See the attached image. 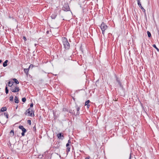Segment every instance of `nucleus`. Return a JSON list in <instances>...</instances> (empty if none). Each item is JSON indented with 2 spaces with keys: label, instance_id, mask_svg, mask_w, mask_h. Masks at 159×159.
Segmentation results:
<instances>
[{
  "label": "nucleus",
  "instance_id": "aec40b11",
  "mask_svg": "<svg viewBox=\"0 0 159 159\" xmlns=\"http://www.w3.org/2000/svg\"><path fill=\"white\" fill-rule=\"evenodd\" d=\"M57 14H52L51 16V18L52 19H55L57 16Z\"/></svg>",
  "mask_w": 159,
  "mask_h": 159
},
{
  "label": "nucleus",
  "instance_id": "ea45409f",
  "mask_svg": "<svg viewBox=\"0 0 159 159\" xmlns=\"http://www.w3.org/2000/svg\"><path fill=\"white\" fill-rule=\"evenodd\" d=\"M71 143V141L70 140H69L68 141V143Z\"/></svg>",
  "mask_w": 159,
  "mask_h": 159
},
{
  "label": "nucleus",
  "instance_id": "72a5a7b5",
  "mask_svg": "<svg viewBox=\"0 0 159 159\" xmlns=\"http://www.w3.org/2000/svg\"><path fill=\"white\" fill-rule=\"evenodd\" d=\"M66 147H70V144L68 143H67L66 144Z\"/></svg>",
  "mask_w": 159,
  "mask_h": 159
},
{
  "label": "nucleus",
  "instance_id": "4468645a",
  "mask_svg": "<svg viewBox=\"0 0 159 159\" xmlns=\"http://www.w3.org/2000/svg\"><path fill=\"white\" fill-rule=\"evenodd\" d=\"M68 112H69V113L75 116V111H74V110H72L71 109L69 111H68Z\"/></svg>",
  "mask_w": 159,
  "mask_h": 159
},
{
  "label": "nucleus",
  "instance_id": "39448f33",
  "mask_svg": "<svg viewBox=\"0 0 159 159\" xmlns=\"http://www.w3.org/2000/svg\"><path fill=\"white\" fill-rule=\"evenodd\" d=\"M62 9L65 11H69L70 8L68 4H65L63 7Z\"/></svg>",
  "mask_w": 159,
  "mask_h": 159
},
{
  "label": "nucleus",
  "instance_id": "bb28decb",
  "mask_svg": "<svg viewBox=\"0 0 159 159\" xmlns=\"http://www.w3.org/2000/svg\"><path fill=\"white\" fill-rule=\"evenodd\" d=\"M13 96L12 95L10 97V101H12L13 100Z\"/></svg>",
  "mask_w": 159,
  "mask_h": 159
},
{
  "label": "nucleus",
  "instance_id": "58836bf2",
  "mask_svg": "<svg viewBox=\"0 0 159 159\" xmlns=\"http://www.w3.org/2000/svg\"><path fill=\"white\" fill-rule=\"evenodd\" d=\"M33 129H34V131H35L36 130V126H34V127H33Z\"/></svg>",
  "mask_w": 159,
  "mask_h": 159
},
{
  "label": "nucleus",
  "instance_id": "7ed1b4c3",
  "mask_svg": "<svg viewBox=\"0 0 159 159\" xmlns=\"http://www.w3.org/2000/svg\"><path fill=\"white\" fill-rule=\"evenodd\" d=\"M10 89L12 92L14 93L18 92L19 90V87L16 86H15L14 85L11 87Z\"/></svg>",
  "mask_w": 159,
  "mask_h": 159
},
{
  "label": "nucleus",
  "instance_id": "6ab92c4d",
  "mask_svg": "<svg viewBox=\"0 0 159 159\" xmlns=\"http://www.w3.org/2000/svg\"><path fill=\"white\" fill-rule=\"evenodd\" d=\"M14 100L15 103H19V100L17 97L16 96H15Z\"/></svg>",
  "mask_w": 159,
  "mask_h": 159
},
{
  "label": "nucleus",
  "instance_id": "c03bdc74",
  "mask_svg": "<svg viewBox=\"0 0 159 159\" xmlns=\"http://www.w3.org/2000/svg\"><path fill=\"white\" fill-rule=\"evenodd\" d=\"M2 62V60H0V63H1Z\"/></svg>",
  "mask_w": 159,
  "mask_h": 159
},
{
  "label": "nucleus",
  "instance_id": "412c9836",
  "mask_svg": "<svg viewBox=\"0 0 159 159\" xmlns=\"http://www.w3.org/2000/svg\"><path fill=\"white\" fill-rule=\"evenodd\" d=\"M13 80L14 81V82L16 84H19V81L16 78L13 79Z\"/></svg>",
  "mask_w": 159,
  "mask_h": 159
},
{
  "label": "nucleus",
  "instance_id": "49530a36",
  "mask_svg": "<svg viewBox=\"0 0 159 159\" xmlns=\"http://www.w3.org/2000/svg\"><path fill=\"white\" fill-rule=\"evenodd\" d=\"M47 33H48V31H47Z\"/></svg>",
  "mask_w": 159,
  "mask_h": 159
},
{
  "label": "nucleus",
  "instance_id": "09e8293b",
  "mask_svg": "<svg viewBox=\"0 0 159 159\" xmlns=\"http://www.w3.org/2000/svg\"><path fill=\"white\" fill-rule=\"evenodd\" d=\"M73 99L74 100H75V99H74V98H73Z\"/></svg>",
  "mask_w": 159,
  "mask_h": 159
},
{
  "label": "nucleus",
  "instance_id": "4c0bfd02",
  "mask_svg": "<svg viewBox=\"0 0 159 159\" xmlns=\"http://www.w3.org/2000/svg\"><path fill=\"white\" fill-rule=\"evenodd\" d=\"M8 90H5V92L7 94L8 93Z\"/></svg>",
  "mask_w": 159,
  "mask_h": 159
},
{
  "label": "nucleus",
  "instance_id": "6e6552de",
  "mask_svg": "<svg viewBox=\"0 0 159 159\" xmlns=\"http://www.w3.org/2000/svg\"><path fill=\"white\" fill-rule=\"evenodd\" d=\"M60 146V144L59 143L58 141L55 142L54 143L53 147L57 149L59 148Z\"/></svg>",
  "mask_w": 159,
  "mask_h": 159
},
{
  "label": "nucleus",
  "instance_id": "f257e3e1",
  "mask_svg": "<svg viewBox=\"0 0 159 159\" xmlns=\"http://www.w3.org/2000/svg\"><path fill=\"white\" fill-rule=\"evenodd\" d=\"M62 42L65 49L66 50H68L70 48V44L66 37H64L63 39Z\"/></svg>",
  "mask_w": 159,
  "mask_h": 159
},
{
  "label": "nucleus",
  "instance_id": "473e14b6",
  "mask_svg": "<svg viewBox=\"0 0 159 159\" xmlns=\"http://www.w3.org/2000/svg\"><path fill=\"white\" fill-rule=\"evenodd\" d=\"M23 39L25 41L27 40L25 36L23 37Z\"/></svg>",
  "mask_w": 159,
  "mask_h": 159
},
{
  "label": "nucleus",
  "instance_id": "1a4fd4ad",
  "mask_svg": "<svg viewBox=\"0 0 159 159\" xmlns=\"http://www.w3.org/2000/svg\"><path fill=\"white\" fill-rule=\"evenodd\" d=\"M116 81L118 83V84L119 85L120 87L121 88H123V86L122 85V84L120 80V79L118 78L117 77H116Z\"/></svg>",
  "mask_w": 159,
  "mask_h": 159
},
{
  "label": "nucleus",
  "instance_id": "a878e982",
  "mask_svg": "<svg viewBox=\"0 0 159 159\" xmlns=\"http://www.w3.org/2000/svg\"><path fill=\"white\" fill-rule=\"evenodd\" d=\"M90 102L89 100H88L87 101H86L85 103V105H89V103Z\"/></svg>",
  "mask_w": 159,
  "mask_h": 159
},
{
  "label": "nucleus",
  "instance_id": "20e7f679",
  "mask_svg": "<svg viewBox=\"0 0 159 159\" xmlns=\"http://www.w3.org/2000/svg\"><path fill=\"white\" fill-rule=\"evenodd\" d=\"M18 128L20 129H21L22 131V133H21V135L22 136H25V133L26 132V129L24 128L23 126L22 125H20L18 126Z\"/></svg>",
  "mask_w": 159,
  "mask_h": 159
},
{
  "label": "nucleus",
  "instance_id": "a211bd4d",
  "mask_svg": "<svg viewBox=\"0 0 159 159\" xmlns=\"http://www.w3.org/2000/svg\"><path fill=\"white\" fill-rule=\"evenodd\" d=\"M7 108L6 107H2L1 108V110H0V111H2V112H3L5 111H6L7 110Z\"/></svg>",
  "mask_w": 159,
  "mask_h": 159
},
{
  "label": "nucleus",
  "instance_id": "4be33fe9",
  "mask_svg": "<svg viewBox=\"0 0 159 159\" xmlns=\"http://www.w3.org/2000/svg\"><path fill=\"white\" fill-rule=\"evenodd\" d=\"M152 46L155 48L158 52H159V49L156 47L155 44L153 45Z\"/></svg>",
  "mask_w": 159,
  "mask_h": 159
},
{
  "label": "nucleus",
  "instance_id": "393cba45",
  "mask_svg": "<svg viewBox=\"0 0 159 159\" xmlns=\"http://www.w3.org/2000/svg\"><path fill=\"white\" fill-rule=\"evenodd\" d=\"M4 115L6 117L7 119H8V114L6 112L4 113Z\"/></svg>",
  "mask_w": 159,
  "mask_h": 159
},
{
  "label": "nucleus",
  "instance_id": "b1692460",
  "mask_svg": "<svg viewBox=\"0 0 159 159\" xmlns=\"http://www.w3.org/2000/svg\"><path fill=\"white\" fill-rule=\"evenodd\" d=\"M66 152L67 153L70 152V147H66Z\"/></svg>",
  "mask_w": 159,
  "mask_h": 159
},
{
  "label": "nucleus",
  "instance_id": "7c9ffc66",
  "mask_svg": "<svg viewBox=\"0 0 159 159\" xmlns=\"http://www.w3.org/2000/svg\"><path fill=\"white\" fill-rule=\"evenodd\" d=\"M34 67V66L32 65V64H30L28 68H29V69L30 68H33V67Z\"/></svg>",
  "mask_w": 159,
  "mask_h": 159
},
{
  "label": "nucleus",
  "instance_id": "423d86ee",
  "mask_svg": "<svg viewBox=\"0 0 159 159\" xmlns=\"http://www.w3.org/2000/svg\"><path fill=\"white\" fill-rule=\"evenodd\" d=\"M107 28V26L104 22H102L101 26V30H106Z\"/></svg>",
  "mask_w": 159,
  "mask_h": 159
},
{
  "label": "nucleus",
  "instance_id": "5701e85b",
  "mask_svg": "<svg viewBox=\"0 0 159 159\" xmlns=\"http://www.w3.org/2000/svg\"><path fill=\"white\" fill-rule=\"evenodd\" d=\"M147 34H148V37L150 38V37H151V34L149 31H148L147 32Z\"/></svg>",
  "mask_w": 159,
  "mask_h": 159
},
{
  "label": "nucleus",
  "instance_id": "2eb2a0df",
  "mask_svg": "<svg viewBox=\"0 0 159 159\" xmlns=\"http://www.w3.org/2000/svg\"><path fill=\"white\" fill-rule=\"evenodd\" d=\"M3 120H2V122H0V123L2 125H4V124H5L7 122V120H6V119H5L4 118H3Z\"/></svg>",
  "mask_w": 159,
  "mask_h": 159
},
{
  "label": "nucleus",
  "instance_id": "2f4dec72",
  "mask_svg": "<svg viewBox=\"0 0 159 159\" xmlns=\"http://www.w3.org/2000/svg\"><path fill=\"white\" fill-rule=\"evenodd\" d=\"M30 108H31L32 107H33V103H32L30 104Z\"/></svg>",
  "mask_w": 159,
  "mask_h": 159
},
{
  "label": "nucleus",
  "instance_id": "f3484780",
  "mask_svg": "<svg viewBox=\"0 0 159 159\" xmlns=\"http://www.w3.org/2000/svg\"><path fill=\"white\" fill-rule=\"evenodd\" d=\"M8 62V60H6L3 63V66H4V67H5L6 66L7 64V63Z\"/></svg>",
  "mask_w": 159,
  "mask_h": 159
},
{
  "label": "nucleus",
  "instance_id": "dca6fc26",
  "mask_svg": "<svg viewBox=\"0 0 159 159\" xmlns=\"http://www.w3.org/2000/svg\"><path fill=\"white\" fill-rule=\"evenodd\" d=\"M14 131L13 129H12L10 133V135L11 137H13L14 136Z\"/></svg>",
  "mask_w": 159,
  "mask_h": 159
},
{
  "label": "nucleus",
  "instance_id": "c756f323",
  "mask_svg": "<svg viewBox=\"0 0 159 159\" xmlns=\"http://www.w3.org/2000/svg\"><path fill=\"white\" fill-rule=\"evenodd\" d=\"M27 123L30 125H31V121L30 120H27Z\"/></svg>",
  "mask_w": 159,
  "mask_h": 159
},
{
  "label": "nucleus",
  "instance_id": "c85d7f7f",
  "mask_svg": "<svg viewBox=\"0 0 159 159\" xmlns=\"http://www.w3.org/2000/svg\"><path fill=\"white\" fill-rule=\"evenodd\" d=\"M63 111H64V112H65V111H67V112H68V110L67 109H66V108H63Z\"/></svg>",
  "mask_w": 159,
  "mask_h": 159
},
{
  "label": "nucleus",
  "instance_id": "37998d69",
  "mask_svg": "<svg viewBox=\"0 0 159 159\" xmlns=\"http://www.w3.org/2000/svg\"><path fill=\"white\" fill-rule=\"evenodd\" d=\"M137 2H138H138H140V0H137Z\"/></svg>",
  "mask_w": 159,
  "mask_h": 159
},
{
  "label": "nucleus",
  "instance_id": "79ce46f5",
  "mask_svg": "<svg viewBox=\"0 0 159 159\" xmlns=\"http://www.w3.org/2000/svg\"><path fill=\"white\" fill-rule=\"evenodd\" d=\"M131 154L130 153V154L129 158V159H131Z\"/></svg>",
  "mask_w": 159,
  "mask_h": 159
},
{
  "label": "nucleus",
  "instance_id": "a19ab883",
  "mask_svg": "<svg viewBox=\"0 0 159 159\" xmlns=\"http://www.w3.org/2000/svg\"><path fill=\"white\" fill-rule=\"evenodd\" d=\"M87 106V108H89L90 106V105L89 104V105H86Z\"/></svg>",
  "mask_w": 159,
  "mask_h": 159
},
{
  "label": "nucleus",
  "instance_id": "de8ad7c7",
  "mask_svg": "<svg viewBox=\"0 0 159 159\" xmlns=\"http://www.w3.org/2000/svg\"><path fill=\"white\" fill-rule=\"evenodd\" d=\"M17 107H18V106H17V107H16V109H17Z\"/></svg>",
  "mask_w": 159,
  "mask_h": 159
},
{
  "label": "nucleus",
  "instance_id": "9d476101",
  "mask_svg": "<svg viewBox=\"0 0 159 159\" xmlns=\"http://www.w3.org/2000/svg\"><path fill=\"white\" fill-rule=\"evenodd\" d=\"M138 4L139 5V7L142 10V11L146 14V11L145 9L142 7L140 2H139L138 3Z\"/></svg>",
  "mask_w": 159,
  "mask_h": 159
},
{
  "label": "nucleus",
  "instance_id": "ddd939ff",
  "mask_svg": "<svg viewBox=\"0 0 159 159\" xmlns=\"http://www.w3.org/2000/svg\"><path fill=\"white\" fill-rule=\"evenodd\" d=\"M29 70V69L28 68L27 69H24V72L26 74L27 76H28Z\"/></svg>",
  "mask_w": 159,
  "mask_h": 159
},
{
  "label": "nucleus",
  "instance_id": "f8f14e48",
  "mask_svg": "<svg viewBox=\"0 0 159 159\" xmlns=\"http://www.w3.org/2000/svg\"><path fill=\"white\" fill-rule=\"evenodd\" d=\"M14 83V82L13 81H9L8 83V85L11 88V87H12L13 85V84Z\"/></svg>",
  "mask_w": 159,
  "mask_h": 159
},
{
  "label": "nucleus",
  "instance_id": "f704fd0d",
  "mask_svg": "<svg viewBox=\"0 0 159 159\" xmlns=\"http://www.w3.org/2000/svg\"><path fill=\"white\" fill-rule=\"evenodd\" d=\"M102 30V34H104V33H105V30Z\"/></svg>",
  "mask_w": 159,
  "mask_h": 159
},
{
  "label": "nucleus",
  "instance_id": "cd10ccee",
  "mask_svg": "<svg viewBox=\"0 0 159 159\" xmlns=\"http://www.w3.org/2000/svg\"><path fill=\"white\" fill-rule=\"evenodd\" d=\"M26 101V99L25 97L23 98H22V101L25 102Z\"/></svg>",
  "mask_w": 159,
  "mask_h": 159
},
{
  "label": "nucleus",
  "instance_id": "a18cd8bd",
  "mask_svg": "<svg viewBox=\"0 0 159 159\" xmlns=\"http://www.w3.org/2000/svg\"><path fill=\"white\" fill-rule=\"evenodd\" d=\"M36 45H37V44H35V46H36Z\"/></svg>",
  "mask_w": 159,
  "mask_h": 159
},
{
  "label": "nucleus",
  "instance_id": "0eeeda50",
  "mask_svg": "<svg viewBox=\"0 0 159 159\" xmlns=\"http://www.w3.org/2000/svg\"><path fill=\"white\" fill-rule=\"evenodd\" d=\"M57 137L59 139L61 140H63L64 138L63 134L62 133L58 134Z\"/></svg>",
  "mask_w": 159,
  "mask_h": 159
},
{
  "label": "nucleus",
  "instance_id": "e433bc0d",
  "mask_svg": "<svg viewBox=\"0 0 159 159\" xmlns=\"http://www.w3.org/2000/svg\"><path fill=\"white\" fill-rule=\"evenodd\" d=\"M53 115H54V117L55 118H56V116L55 115V113L54 112H53Z\"/></svg>",
  "mask_w": 159,
  "mask_h": 159
},
{
  "label": "nucleus",
  "instance_id": "f03ea898",
  "mask_svg": "<svg viewBox=\"0 0 159 159\" xmlns=\"http://www.w3.org/2000/svg\"><path fill=\"white\" fill-rule=\"evenodd\" d=\"M34 111L32 109V108H29L25 112V114L26 115H29L30 116H34Z\"/></svg>",
  "mask_w": 159,
  "mask_h": 159
},
{
  "label": "nucleus",
  "instance_id": "c9c22d12",
  "mask_svg": "<svg viewBox=\"0 0 159 159\" xmlns=\"http://www.w3.org/2000/svg\"><path fill=\"white\" fill-rule=\"evenodd\" d=\"M8 88H7V84H6V86L5 87V90H8Z\"/></svg>",
  "mask_w": 159,
  "mask_h": 159
},
{
  "label": "nucleus",
  "instance_id": "9b49d317",
  "mask_svg": "<svg viewBox=\"0 0 159 159\" xmlns=\"http://www.w3.org/2000/svg\"><path fill=\"white\" fill-rule=\"evenodd\" d=\"M76 109L77 112L75 114V116H76L77 115H79L80 114L79 110L80 109V108L78 106H76Z\"/></svg>",
  "mask_w": 159,
  "mask_h": 159
}]
</instances>
